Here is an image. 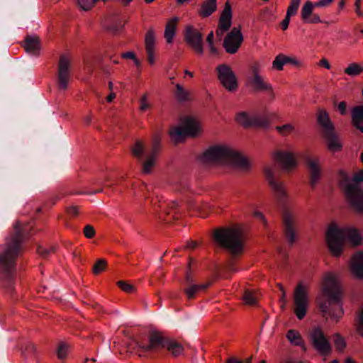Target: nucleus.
<instances>
[{"label": "nucleus", "instance_id": "f257e3e1", "mask_svg": "<svg viewBox=\"0 0 363 363\" xmlns=\"http://www.w3.org/2000/svg\"><path fill=\"white\" fill-rule=\"evenodd\" d=\"M28 236V228H21L17 223L5 243L0 245V284L9 294L15 290L16 259L23 252Z\"/></svg>", "mask_w": 363, "mask_h": 363}, {"label": "nucleus", "instance_id": "f03ea898", "mask_svg": "<svg viewBox=\"0 0 363 363\" xmlns=\"http://www.w3.org/2000/svg\"><path fill=\"white\" fill-rule=\"evenodd\" d=\"M323 298L318 303L323 317L337 322L343 314L340 303L341 291L335 276L328 274L325 276L323 287Z\"/></svg>", "mask_w": 363, "mask_h": 363}, {"label": "nucleus", "instance_id": "7ed1b4c3", "mask_svg": "<svg viewBox=\"0 0 363 363\" xmlns=\"http://www.w3.org/2000/svg\"><path fill=\"white\" fill-rule=\"evenodd\" d=\"M266 179L274 191V196L282 208V222L285 238L290 245H292L296 240L295 221L291 213L286 208L287 194L281 182L275 179L273 169L266 167L264 169Z\"/></svg>", "mask_w": 363, "mask_h": 363}, {"label": "nucleus", "instance_id": "20e7f679", "mask_svg": "<svg viewBox=\"0 0 363 363\" xmlns=\"http://www.w3.org/2000/svg\"><path fill=\"white\" fill-rule=\"evenodd\" d=\"M213 240L219 247L231 254V258L227 264V269L229 271H234L233 259L235 255L240 254L243 249L242 232L237 228H218L214 231Z\"/></svg>", "mask_w": 363, "mask_h": 363}, {"label": "nucleus", "instance_id": "39448f33", "mask_svg": "<svg viewBox=\"0 0 363 363\" xmlns=\"http://www.w3.org/2000/svg\"><path fill=\"white\" fill-rule=\"evenodd\" d=\"M327 243L331 253L339 257L342 252L345 241H348L353 246L361 244L362 236L356 228H340L335 225L329 227L326 233Z\"/></svg>", "mask_w": 363, "mask_h": 363}, {"label": "nucleus", "instance_id": "423d86ee", "mask_svg": "<svg viewBox=\"0 0 363 363\" xmlns=\"http://www.w3.org/2000/svg\"><path fill=\"white\" fill-rule=\"evenodd\" d=\"M200 160L205 164L229 163L242 169L249 166L248 160L241 154L220 145L210 147Z\"/></svg>", "mask_w": 363, "mask_h": 363}, {"label": "nucleus", "instance_id": "0eeeda50", "mask_svg": "<svg viewBox=\"0 0 363 363\" xmlns=\"http://www.w3.org/2000/svg\"><path fill=\"white\" fill-rule=\"evenodd\" d=\"M161 147L160 137L153 136L150 146L146 148L144 144L137 140L132 148L133 155L142 162V170L145 174L151 172Z\"/></svg>", "mask_w": 363, "mask_h": 363}, {"label": "nucleus", "instance_id": "6e6552de", "mask_svg": "<svg viewBox=\"0 0 363 363\" xmlns=\"http://www.w3.org/2000/svg\"><path fill=\"white\" fill-rule=\"evenodd\" d=\"M138 352L147 353L160 348H165L172 356L177 357L183 352L184 347L181 343L168 337L163 336L158 333H152L149 337L148 344L137 342Z\"/></svg>", "mask_w": 363, "mask_h": 363}, {"label": "nucleus", "instance_id": "1a4fd4ad", "mask_svg": "<svg viewBox=\"0 0 363 363\" xmlns=\"http://www.w3.org/2000/svg\"><path fill=\"white\" fill-rule=\"evenodd\" d=\"M359 182H363V171L354 174L352 182L345 180L342 182V185L351 206L357 212L363 214V189L359 186Z\"/></svg>", "mask_w": 363, "mask_h": 363}, {"label": "nucleus", "instance_id": "9d476101", "mask_svg": "<svg viewBox=\"0 0 363 363\" xmlns=\"http://www.w3.org/2000/svg\"><path fill=\"white\" fill-rule=\"evenodd\" d=\"M318 123L323 128V135L325 138L328 147L330 151L336 152L342 149V144L335 132V127L332 123L326 111H320L317 118Z\"/></svg>", "mask_w": 363, "mask_h": 363}, {"label": "nucleus", "instance_id": "9b49d317", "mask_svg": "<svg viewBox=\"0 0 363 363\" xmlns=\"http://www.w3.org/2000/svg\"><path fill=\"white\" fill-rule=\"evenodd\" d=\"M200 132L199 122L191 116L184 117L182 121V125L173 128L170 130L172 139L176 142H182L186 136L196 137Z\"/></svg>", "mask_w": 363, "mask_h": 363}, {"label": "nucleus", "instance_id": "f8f14e48", "mask_svg": "<svg viewBox=\"0 0 363 363\" xmlns=\"http://www.w3.org/2000/svg\"><path fill=\"white\" fill-rule=\"evenodd\" d=\"M184 40L196 53L200 55L203 54V35L197 28L191 25L186 26L184 30Z\"/></svg>", "mask_w": 363, "mask_h": 363}, {"label": "nucleus", "instance_id": "ddd939ff", "mask_svg": "<svg viewBox=\"0 0 363 363\" xmlns=\"http://www.w3.org/2000/svg\"><path fill=\"white\" fill-rule=\"evenodd\" d=\"M310 340L313 347L322 355H328L332 350L331 344L320 327H315L310 333Z\"/></svg>", "mask_w": 363, "mask_h": 363}, {"label": "nucleus", "instance_id": "4468645a", "mask_svg": "<svg viewBox=\"0 0 363 363\" xmlns=\"http://www.w3.org/2000/svg\"><path fill=\"white\" fill-rule=\"evenodd\" d=\"M294 313L299 320H302L307 312L308 306V297L306 288L299 284L294 292Z\"/></svg>", "mask_w": 363, "mask_h": 363}, {"label": "nucleus", "instance_id": "2eb2a0df", "mask_svg": "<svg viewBox=\"0 0 363 363\" xmlns=\"http://www.w3.org/2000/svg\"><path fill=\"white\" fill-rule=\"evenodd\" d=\"M220 84L229 91H234L238 86L237 77L230 66L223 64L216 67Z\"/></svg>", "mask_w": 363, "mask_h": 363}, {"label": "nucleus", "instance_id": "dca6fc26", "mask_svg": "<svg viewBox=\"0 0 363 363\" xmlns=\"http://www.w3.org/2000/svg\"><path fill=\"white\" fill-rule=\"evenodd\" d=\"M236 121L246 128L255 127L266 129L269 126V120L267 116H250L245 112L239 113L236 116Z\"/></svg>", "mask_w": 363, "mask_h": 363}, {"label": "nucleus", "instance_id": "f3484780", "mask_svg": "<svg viewBox=\"0 0 363 363\" xmlns=\"http://www.w3.org/2000/svg\"><path fill=\"white\" fill-rule=\"evenodd\" d=\"M70 79V62L65 55L60 57L57 82L60 90L65 91L68 87V82Z\"/></svg>", "mask_w": 363, "mask_h": 363}, {"label": "nucleus", "instance_id": "a211bd4d", "mask_svg": "<svg viewBox=\"0 0 363 363\" xmlns=\"http://www.w3.org/2000/svg\"><path fill=\"white\" fill-rule=\"evenodd\" d=\"M242 40L243 37L240 29L233 28L231 31L226 35L223 45L228 53L234 54L240 47Z\"/></svg>", "mask_w": 363, "mask_h": 363}, {"label": "nucleus", "instance_id": "6ab92c4d", "mask_svg": "<svg viewBox=\"0 0 363 363\" xmlns=\"http://www.w3.org/2000/svg\"><path fill=\"white\" fill-rule=\"evenodd\" d=\"M305 162L309 172V184L313 189L321 177V168L319 164V158L306 156L305 157Z\"/></svg>", "mask_w": 363, "mask_h": 363}, {"label": "nucleus", "instance_id": "aec40b11", "mask_svg": "<svg viewBox=\"0 0 363 363\" xmlns=\"http://www.w3.org/2000/svg\"><path fill=\"white\" fill-rule=\"evenodd\" d=\"M211 283H205L201 284H196L195 281L190 272H186L185 277L186 288L184 292L187 296L188 299H194L196 294L201 291L206 290L210 286Z\"/></svg>", "mask_w": 363, "mask_h": 363}, {"label": "nucleus", "instance_id": "412c9836", "mask_svg": "<svg viewBox=\"0 0 363 363\" xmlns=\"http://www.w3.org/2000/svg\"><path fill=\"white\" fill-rule=\"evenodd\" d=\"M274 158L286 170H290L297 164L294 155L290 152L278 151L276 152Z\"/></svg>", "mask_w": 363, "mask_h": 363}, {"label": "nucleus", "instance_id": "4be33fe9", "mask_svg": "<svg viewBox=\"0 0 363 363\" xmlns=\"http://www.w3.org/2000/svg\"><path fill=\"white\" fill-rule=\"evenodd\" d=\"M168 210L160 215V218L163 219L167 223L170 222L172 219L178 218L177 214L179 213L182 206L176 201H172L168 204Z\"/></svg>", "mask_w": 363, "mask_h": 363}, {"label": "nucleus", "instance_id": "5701e85b", "mask_svg": "<svg viewBox=\"0 0 363 363\" xmlns=\"http://www.w3.org/2000/svg\"><path fill=\"white\" fill-rule=\"evenodd\" d=\"M351 272L358 279L363 278V252H358L352 257Z\"/></svg>", "mask_w": 363, "mask_h": 363}, {"label": "nucleus", "instance_id": "b1692460", "mask_svg": "<svg viewBox=\"0 0 363 363\" xmlns=\"http://www.w3.org/2000/svg\"><path fill=\"white\" fill-rule=\"evenodd\" d=\"M24 48L27 52L38 55L40 49V39L37 36L27 35L24 40Z\"/></svg>", "mask_w": 363, "mask_h": 363}, {"label": "nucleus", "instance_id": "393cba45", "mask_svg": "<svg viewBox=\"0 0 363 363\" xmlns=\"http://www.w3.org/2000/svg\"><path fill=\"white\" fill-rule=\"evenodd\" d=\"M216 9V0H207L201 4L199 13L201 17L206 18L210 16Z\"/></svg>", "mask_w": 363, "mask_h": 363}, {"label": "nucleus", "instance_id": "a878e982", "mask_svg": "<svg viewBox=\"0 0 363 363\" xmlns=\"http://www.w3.org/2000/svg\"><path fill=\"white\" fill-rule=\"evenodd\" d=\"M179 19L177 17L171 18L166 24L164 30V38L167 43H172L175 35V30Z\"/></svg>", "mask_w": 363, "mask_h": 363}, {"label": "nucleus", "instance_id": "bb28decb", "mask_svg": "<svg viewBox=\"0 0 363 363\" xmlns=\"http://www.w3.org/2000/svg\"><path fill=\"white\" fill-rule=\"evenodd\" d=\"M105 26L107 30L113 34H117L123 29L124 24L122 23L119 17L113 16L107 21Z\"/></svg>", "mask_w": 363, "mask_h": 363}, {"label": "nucleus", "instance_id": "cd10ccee", "mask_svg": "<svg viewBox=\"0 0 363 363\" xmlns=\"http://www.w3.org/2000/svg\"><path fill=\"white\" fill-rule=\"evenodd\" d=\"M252 72L254 76L251 79V83L256 90L260 91L271 89V86L266 84L263 81L262 77L258 74L256 67L252 68Z\"/></svg>", "mask_w": 363, "mask_h": 363}, {"label": "nucleus", "instance_id": "c85d7f7f", "mask_svg": "<svg viewBox=\"0 0 363 363\" xmlns=\"http://www.w3.org/2000/svg\"><path fill=\"white\" fill-rule=\"evenodd\" d=\"M242 298L245 304L255 306L258 300V296L255 291L250 289H246L244 292Z\"/></svg>", "mask_w": 363, "mask_h": 363}, {"label": "nucleus", "instance_id": "c756f323", "mask_svg": "<svg viewBox=\"0 0 363 363\" xmlns=\"http://www.w3.org/2000/svg\"><path fill=\"white\" fill-rule=\"evenodd\" d=\"M315 3H312L311 1H307L305 3V4L303 6L301 11V18L304 22L308 21V18H310V16L313 13V10L314 7H317L315 6Z\"/></svg>", "mask_w": 363, "mask_h": 363}, {"label": "nucleus", "instance_id": "7c9ffc66", "mask_svg": "<svg viewBox=\"0 0 363 363\" xmlns=\"http://www.w3.org/2000/svg\"><path fill=\"white\" fill-rule=\"evenodd\" d=\"M175 96L180 102H186L189 100V93L185 90L179 84L176 85Z\"/></svg>", "mask_w": 363, "mask_h": 363}, {"label": "nucleus", "instance_id": "2f4dec72", "mask_svg": "<svg viewBox=\"0 0 363 363\" xmlns=\"http://www.w3.org/2000/svg\"><path fill=\"white\" fill-rule=\"evenodd\" d=\"M286 337L289 341L297 346H299L302 344V338L299 333L295 330H289L287 332Z\"/></svg>", "mask_w": 363, "mask_h": 363}, {"label": "nucleus", "instance_id": "473e14b6", "mask_svg": "<svg viewBox=\"0 0 363 363\" xmlns=\"http://www.w3.org/2000/svg\"><path fill=\"white\" fill-rule=\"evenodd\" d=\"M290 57L283 54L278 55L273 61V67L277 70H282L284 65L288 63Z\"/></svg>", "mask_w": 363, "mask_h": 363}, {"label": "nucleus", "instance_id": "72a5a7b5", "mask_svg": "<svg viewBox=\"0 0 363 363\" xmlns=\"http://www.w3.org/2000/svg\"><path fill=\"white\" fill-rule=\"evenodd\" d=\"M363 71V68L357 63H351L345 69V73L350 76H357Z\"/></svg>", "mask_w": 363, "mask_h": 363}, {"label": "nucleus", "instance_id": "f704fd0d", "mask_svg": "<svg viewBox=\"0 0 363 363\" xmlns=\"http://www.w3.org/2000/svg\"><path fill=\"white\" fill-rule=\"evenodd\" d=\"M107 265V262L104 259H99L92 267V272L94 274H99L104 271Z\"/></svg>", "mask_w": 363, "mask_h": 363}, {"label": "nucleus", "instance_id": "c9c22d12", "mask_svg": "<svg viewBox=\"0 0 363 363\" xmlns=\"http://www.w3.org/2000/svg\"><path fill=\"white\" fill-rule=\"evenodd\" d=\"M145 50H154L155 45V35L152 30L147 32L145 38Z\"/></svg>", "mask_w": 363, "mask_h": 363}, {"label": "nucleus", "instance_id": "e433bc0d", "mask_svg": "<svg viewBox=\"0 0 363 363\" xmlns=\"http://www.w3.org/2000/svg\"><path fill=\"white\" fill-rule=\"evenodd\" d=\"M333 341L336 349L339 352H342L345 347H346V342L344 338L340 334L336 333L333 336Z\"/></svg>", "mask_w": 363, "mask_h": 363}, {"label": "nucleus", "instance_id": "4c0bfd02", "mask_svg": "<svg viewBox=\"0 0 363 363\" xmlns=\"http://www.w3.org/2000/svg\"><path fill=\"white\" fill-rule=\"evenodd\" d=\"M275 129L282 135H286L294 131V127L291 123L276 126Z\"/></svg>", "mask_w": 363, "mask_h": 363}, {"label": "nucleus", "instance_id": "58836bf2", "mask_svg": "<svg viewBox=\"0 0 363 363\" xmlns=\"http://www.w3.org/2000/svg\"><path fill=\"white\" fill-rule=\"evenodd\" d=\"M99 0H77L79 6L84 11L90 10Z\"/></svg>", "mask_w": 363, "mask_h": 363}, {"label": "nucleus", "instance_id": "ea45409f", "mask_svg": "<svg viewBox=\"0 0 363 363\" xmlns=\"http://www.w3.org/2000/svg\"><path fill=\"white\" fill-rule=\"evenodd\" d=\"M117 286L126 293H133L135 291V286L125 281H118Z\"/></svg>", "mask_w": 363, "mask_h": 363}, {"label": "nucleus", "instance_id": "a19ab883", "mask_svg": "<svg viewBox=\"0 0 363 363\" xmlns=\"http://www.w3.org/2000/svg\"><path fill=\"white\" fill-rule=\"evenodd\" d=\"M300 2L301 0H291V4L286 11L288 16H294L297 13Z\"/></svg>", "mask_w": 363, "mask_h": 363}, {"label": "nucleus", "instance_id": "79ce46f5", "mask_svg": "<svg viewBox=\"0 0 363 363\" xmlns=\"http://www.w3.org/2000/svg\"><path fill=\"white\" fill-rule=\"evenodd\" d=\"M220 18H222V21L224 20V18L230 20L232 19L231 6L228 1L225 3L224 9Z\"/></svg>", "mask_w": 363, "mask_h": 363}, {"label": "nucleus", "instance_id": "37998d69", "mask_svg": "<svg viewBox=\"0 0 363 363\" xmlns=\"http://www.w3.org/2000/svg\"><path fill=\"white\" fill-rule=\"evenodd\" d=\"M67 345L65 342H61L57 348V357L60 359H64L67 355Z\"/></svg>", "mask_w": 363, "mask_h": 363}, {"label": "nucleus", "instance_id": "c03bdc74", "mask_svg": "<svg viewBox=\"0 0 363 363\" xmlns=\"http://www.w3.org/2000/svg\"><path fill=\"white\" fill-rule=\"evenodd\" d=\"M230 26H231V20L224 18V20L222 21V18H220L218 27L222 31L225 32V31L228 30L230 29Z\"/></svg>", "mask_w": 363, "mask_h": 363}, {"label": "nucleus", "instance_id": "a18cd8bd", "mask_svg": "<svg viewBox=\"0 0 363 363\" xmlns=\"http://www.w3.org/2000/svg\"><path fill=\"white\" fill-rule=\"evenodd\" d=\"M84 64L86 71L89 73H91L94 65V60L92 59L91 57H86L84 59Z\"/></svg>", "mask_w": 363, "mask_h": 363}, {"label": "nucleus", "instance_id": "49530a36", "mask_svg": "<svg viewBox=\"0 0 363 363\" xmlns=\"http://www.w3.org/2000/svg\"><path fill=\"white\" fill-rule=\"evenodd\" d=\"M96 233L95 229L91 225H86L84 228V236L87 238H92Z\"/></svg>", "mask_w": 363, "mask_h": 363}, {"label": "nucleus", "instance_id": "de8ad7c7", "mask_svg": "<svg viewBox=\"0 0 363 363\" xmlns=\"http://www.w3.org/2000/svg\"><path fill=\"white\" fill-rule=\"evenodd\" d=\"M357 330L360 335L363 336V308L360 311L358 316Z\"/></svg>", "mask_w": 363, "mask_h": 363}, {"label": "nucleus", "instance_id": "09e8293b", "mask_svg": "<svg viewBox=\"0 0 363 363\" xmlns=\"http://www.w3.org/2000/svg\"><path fill=\"white\" fill-rule=\"evenodd\" d=\"M323 21L320 20V16L316 13H312L310 18H308V21L305 23H322Z\"/></svg>", "mask_w": 363, "mask_h": 363}, {"label": "nucleus", "instance_id": "8fccbe9b", "mask_svg": "<svg viewBox=\"0 0 363 363\" xmlns=\"http://www.w3.org/2000/svg\"><path fill=\"white\" fill-rule=\"evenodd\" d=\"M37 252L43 257H47L50 253V250L43 247L38 246L37 248Z\"/></svg>", "mask_w": 363, "mask_h": 363}, {"label": "nucleus", "instance_id": "3c124183", "mask_svg": "<svg viewBox=\"0 0 363 363\" xmlns=\"http://www.w3.org/2000/svg\"><path fill=\"white\" fill-rule=\"evenodd\" d=\"M149 107V104L147 102V96L144 95L140 99V109L143 111H146Z\"/></svg>", "mask_w": 363, "mask_h": 363}, {"label": "nucleus", "instance_id": "603ef678", "mask_svg": "<svg viewBox=\"0 0 363 363\" xmlns=\"http://www.w3.org/2000/svg\"><path fill=\"white\" fill-rule=\"evenodd\" d=\"M291 16H288V13H286L284 19L281 22V26L284 30L288 28Z\"/></svg>", "mask_w": 363, "mask_h": 363}, {"label": "nucleus", "instance_id": "864d4df0", "mask_svg": "<svg viewBox=\"0 0 363 363\" xmlns=\"http://www.w3.org/2000/svg\"><path fill=\"white\" fill-rule=\"evenodd\" d=\"M67 212L71 216H76L79 213V210L76 206H71L67 208Z\"/></svg>", "mask_w": 363, "mask_h": 363}, {"label": "nucleus", "instance_id": "5fc2aeb1", "mask_svg": "<svg viewBox=\"0 0 363 363\" xmlns=\"http://www.w3.org/2000/svg\"><path fill=\"white\" fill-rule=\"evenodd\" d=\"M146 52H147V60L149 62V63L150 65H153L154 62H155V59H154V56H153V54H154V50H146Z\"/></svg>", "mask_w": 363, "mask_h": 363}, {"label": "nucleus", "instance_id": "6e6d98bb", "mask_svg": "<svg viewBox=\"0 0 363 363\" xmlns=\"http://www.w3.org/2000/svg\"><path fill=\"white\" fill-rule=\"evenodd\" d=\"M272 15V11L269 9H264L262 11L261 18L263 21H267L268 16Z\"/></svg>", "mask_w": 363, "mask_h": 363}, {"label": "nucleus", "instance_id": "4d7b16f0", "mask_svg": "<svg viewBox=\"0 0 363 363\" xmlns=\"http://www.w3.org/2000/svg\"><path fill=\"white\" fill-rule=\"evenodd\" d=\"M333 0H320L316 2V6H328Z\"/></svg>", "mask_w": 363, "mask_h": 363}, {"label": "nucleus", "instance_id": "13d9d810", "mask_svg": "<svg viewBox=\"0 0 363 363\" xmlns=\"http://www.w3.org/2000/svg\"><path fill=\"white\" fill-rule=\"evenodd\" d=\"M121 57L125 59L135 60V55L133 52H127L122 53Z\"/></svg>", "mask_w": 363, "mask_h": 363}, {"label": "nucleus", "instance_id": "bf43d9fd", "mask_svg": "<svg viewBox=\"0 0 363 363\" xmlns=\"http://www.w3.org/2000/svg\"><path fill=\"white\" fill-rule=\"evenodd\" d=\"M362 0H356L354 3L355 11L359 16H362L363 13L360 11V3Z\"/></svg>", "mask_w": 363, "mask_h": 363}, {"label": "nucleus", "instance_id": "052dcab7", "mask_svg": "<svg viewBox=\"0 0 363 363\" xmlns=\"http://www.w3.org/2000/svg\"><path fill=\"white\" fill-rule=\"evenodd\" d=\"M347 104L345 101H341L338 105V109L342 115L346 113Z\"/></svg>", "mask_w": 363, "mask_h": 363}, {"label": "nucleus", "instance_id": "680f3d73", "mask_svg": "<svg viewBox=\"0 0 363 363\" xmlns=\"http://www.w3.org/2000/svg\"><path fill=\"white\" fill-rule=\"evenodd\" d=\"M226 363H244V361L239 359L235 357H232L227 359Z\"/></svg>", "mask_w": 363, "mask_h": 363}, {"label": "nucleus", "instance_id": "e2e57ef3", "mask_svg": "<svg viewBox=\"0 0 363 363\" xmlns=\"http://www.w3.org/2000/svg\"><path fill=\"white\" fill-rule=\"evenodd\" d=\"M213 40H214V34H213V31H211L208 35H207V38H206V42L208 43V44H213Z\"/></svg>", "mask_w": 363, "mask_h": 363}, {"label": "nucleus", "instance_id": "0e129e2a", "mask_svg": "<svg viewBox=\"0 0 363 363\" xmlns=\"http://www.w3.org/2000/svg\"><path fill=\"white\" fill-rule=\"evenodd\" d=\"M255 216L257 218L261 220L263 222L264 225H266V220H265V218L264 217V215L262 213H260V212H255Z\"/></svg>", "mask_w": 363, "mask_h": 363}, {"label": "nucleus", "instance_id": "69168bd1", "mask_svg": "<svg viewBox=\"0 0 363 363\" xmlns=\"http://www.w3.org/2000/svg\"><path fill=\"white\" fill-rule=\"evenodd\" d=\"M209 46V48H210V52L212 54V55H217L218 54V50L217 48L214 46V44H209L208 45Z\"/></svg>", "mask_w": 363, "mask_h": 363}, {"label": "nucleus", "instance_id": "338daca9", "mask_svg": "<svg viewBox=\"0 0 363 363\" xmlns=\"http://www.w3.org/2000/svg\"><path fill=\"white\" fill-rule=\"evenodd\" d=\"M320 65L322 66H323L324 67H325L326 69H330V65L328 61L326 59L321 60Z\"/></svg>", "mask_w": 363, "mask_h": 363}, {"label": "nucleus", "instance_id": "774afa93", "mask_svg": "<svg viewBox=\"0 0 363 363\" xmlns=\"http://www.w3.org/2000/svg\"><path fill=\"white\" fill-rule=\"evenodd\" d=\"M116 97V94L111 93L106 98L108 102H111Z\"/></svg>", "mask_w": 363, "mask_h": 363}]
</instances>
